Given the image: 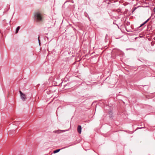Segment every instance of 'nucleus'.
I'll return each mask as SVG.
<instances>
[{
    "label": "nucleus",
    "instance_id": "39448f33",
    "mask_svg": "<svg viewBox=\"0 0 155 155\" xmlns=\"http://www.w3.org/2000/svg\"><path fill=\"white\" fill-rule=\"evenodd\" d=\"M20 27L19 26H18L17 27V28L16 29V31H15V33L16 34H17V33H18L19 30L20 29Z\"/></svg>",
    "mask_w": 155,
    "mask_h": 155
},
{
    "label": "nucleus",
    "instance_id": "f03ea898",
    "mask_svg": "<svg viewBox=\"0 0 155 155\" xmlns=\"http://www.w3.org/2000/svg\"><path fill=\"white\" fill-rule=\"evenodd\" d=\"M19 92L20 94V96L21 98L23 101H25L27 99L26 96L25 94H24L22 93L21 91H19Z\"/></svg>",
    "mask_w": 155,
    "mask_h": 155
},
{
    "label": "nucleus",
    "instance_id": "f257e3e1",
    "mask_svg": "<svg viewBox=\"0 0 155 155\" xmlns=\"http://www.w3.org/2000/svg\"><path fill=\"white\" fill-rule=\"evenodd\" d=\"M35 19L37 21H40L42 20V17L41 14L39 12H36L35 13Z\"/></svg>",
    "mask_w": 155,
    "mask_h": 155
},
{
    "label": "nucleus",
    "instance_id": "7ed1b4c3",
    "mask_svg": "<svg viewBox=\"0 0 155 155\" xmlns=\"http://www.w3.org/2000/svg\"><path fill=\"white\" fill-rule=\"evenodd\" d=\"M77 130L79 134H81V127L80 125H79L78 127Z\"/></svg>",
    "mask_w": 155,
    "mask_h": 155
},
{
    "label": "nucleus",
    "instance_id": "9b49d317",
    "mask_svg": "<svg viewBox=\"0 0 155 155\" xmlns=\"http://www.w3.org/2000/svg\"><path fill=\"white\" fill-rule=\"evenodd\" d=\"M61 131H62V132H64V131H65V130H61Z\"/></svg>",
    "mask_w": 155,
    "mask_h": 155
},
{
    "label": "nucleus",
    "instance_id": "9d476101",
    "mask_svg": "<svg viewBox=\"0 0 155 155\" xmlns=\"http://www.w3.org/2000/svg\"><path fill=\"white\" fill-rule=\"evenodd\" d=\"M154 12H155V7L154 8Z\"/></svg>",
    "mask_w": 155,
    "mask_h": 155
},
{
    "label": "nucleus",
    "instance_id": "20e7f679",
    "mask_svg": "<svg viewBox=\"0 0 155 155\" xmlns=\"http://www.w3.org/2000/svg\"><path fill=\"white\" fill-rule=\"evenodd\" d=\"M149 20V19H148L147 20H146L145 22H144L143 24H141L140 25V27H141L144 24H146L147 22Z\"/></svg>",
    "mask_w": 155,
    "mask_h": 155
},
{
    "label": "nucleus",
    "instance_id": "1a4fd4ad",
    "mask_svg": "<svg viewBox=\"0 0 155 155\" xmlns=\"http://www.w3.org/2000/svg\"><path fill=\"white\" fill-rule=\"evenodd\" d=\"M38 41L39 42L40 41V40L39 39V37H38Z\"/></svg>",
    "mask_w": 155,
    "mask_h": 155
},
{
    "label": "nucleus",
    "instance_id": "6e6552de",
    "mask_svg": "<svg viewBox=\"0 0 155 155\" xmlns=\"http://www.w3.org/2000/svg\"><path fill=\"white\" fill-rule=\"evenodd\" d=\"M137 8H134V9L133 10V11H132V12H134L135 10V9Z\"/></svg>",
    "mask_w": 155,
    "mask_h": 155
},
{
    "label": "nucleus",
    "instance_id": "423d86ee",
    "mask_svg": "<svg viewBox=\"0 0 155 155\" xmlns=\"http://www.w3.org/2000/svg\"><path fill=\"white\" fill-rule=\"evenodd\" d=\"M61 150V149H59L56 150H54V151L53 152L54 153H57L58 152H59Z\"/></svg>",
    "mask_w": 155,
    "mask_h": 155
},
{
    "label": "nucleus",
    "instance_id": "0eeeda50",
    "mask_svg": "<svg viewBox=\"0 0 155 155\" xmlns=\"http://www.w3.org/2000/svg\"><path fill=\"white\" fill-rule=\"evenodd\" d=\"M58 130H57V131H54V133H58Z\"/></svg>",
    "mask_w": 155,
    "mask_h": 155
}]
</instances>
